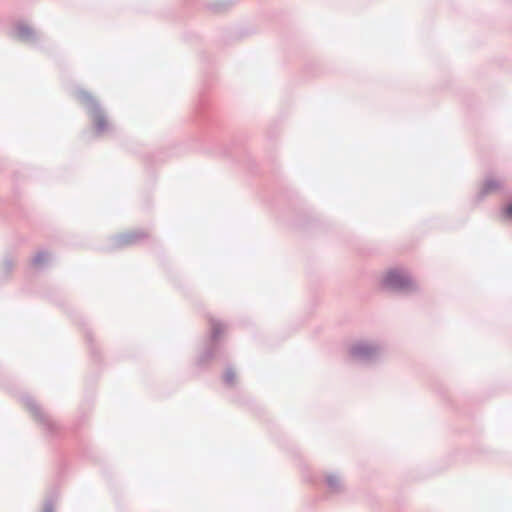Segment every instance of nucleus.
<instances>
[{
  "mask_svg": "<svg viewBox=\"0 0 512 512\" xmlns=\"http://www.w3.org/2000/svg\"><path fill=\"white\" fill-rule=\"evenodd\" d=\"M385 284L392 289H407L413 286L410 277L396 270L387 273Z\"/></svg>",
  "mask_w": 512,
  "mask_h": 512,
  "instance_id": "nucleus-1",
  "label": "nucleus"
},
{
  "mask_svg": "<svg viewBox=\"0 0 512 512\" xmlns=\"http://www.w3.org/2000/svg\"><path fill=\"white\" fill-rule=\"evenodd\" d=\"M209 325L213 340H217L225 332L224 325L215 319H210Z\"/></svg>",
  "mask_w": 512,
  "mask_h": 512,
  "instance_id": "nucleus-2",
  "label": "nucleus"
},
{
  "mask_svg": "<svg viewBox=\"0 0 512 512\" xmlns=\"http://www.w3.org/2000/svg\"><path fill=\"white\" fill-rule=\"evenodd\" d=\"M96 128L101 131L107 126V121L101 113H96L93 117Z\"/></svg>",
  "mask_w": 512,
  "mask_h": 512,
  "instance_id": "nucleus-3",
  "label": "nucleus"
},
{
  "mask_svg": "<svg viewBox=\"0 0 512 512\" xmlns=\"http://www.w3.org/2000/svg\"><path fill=\"white\" fill-rule=\"evenodd\" d=\"M46 258L47 257L44 253H39L34 257L32 263L34 266H40L46 261Z\"/></svg>",
  "mask_w": 512,
  "mask_h": 512,
  "instance_id": "nucleus-4",
  "label": "nucleus"
},
{
  "mask_svg": "<svg viewBox=\"0 0 512 512\" xmlns=\"http://www.w3.org/2000/svg\"><path fill=\"white\" fill-rule=\"evenodd\" d=\"M499 187V183L495 180L487 181L484 185L485 192H490Z\"/></svg>",
  "mask_w": 512,
  "mask_h": 512,
  "instance_id": "nucleus-5",
  "label": "nucleus"
},
{
  "mask_svg": "<svg viewBox=\"0 0 512 512\" xmlns=\"http://www.w3.org/2000/svg\"><path fill=\"white\" fill-rule=\"evenodd\" d=\"M363 353H365V350H364V349H362L360 346H357V347H354V348H353V354H354V355H356V356H357V355H361V354H363Z\"/></svg>",
  "mask_w": 512,
  "mask_h": 512,
  "instance_id": "nucleus-6",
  "label": "nucleus"
},
{
  "mask_svg": "<svg viewBox=\"0 0 512 512\" xmlns=\"http://www.w3.org/2000/svg\"><path fill=\"white\" fill-rule=\"evenodd\" d=\"M505 214L508 218L512 219V203L505 209Z\"/></svg>",
  "mask_w": 512,
  "mask_h": 512,
  "instance_id": "nucleus-7",
  "label": "nucleus"
},
{
  "mask_svg": "<svg viewBox=\"0 0 512 512\" xmlns=\"http://www.w3.org/2000/svg\"><path fill=\"white\" fill-rule=\"evenodd\" d=\"M43 512H53V508H52V506H51V505H47V506H45V508H44Z\"/></svg>",
  "mask_w": 512,
  "mask_h": 512,
  "instance_id": "nucleus-8",
  "label": "nucleus"
}]
</instances>
